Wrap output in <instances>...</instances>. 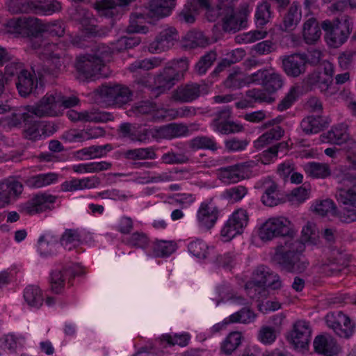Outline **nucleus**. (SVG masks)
<instances>
[{"label": "nucleus", "mask_w": 356, "mask_h": 356, "mask_svg": "<svg viewBox=\"0 0 356 356\" xmlns=\"http://www.w3.org/2000/svg\"><path fill=\"white\" fill-rule=\"evenodd\" d=\"M179 79L172 72L171 68L167 65L155 78V88L159 90V92H164L165 90L171 88Z\"/></svg>", "instance_id": "72a5a7b5"}, {"label": "nucleus", "mask_w": 356, "mask_h": 356, "mask_svg": "<svg viewBox=\"0 0 356 356\" xmlns=\"http://www.w3.org/2000/svg\"><path fill=\"white\" fill-rule=\"evenodd\" d=\"M264 188L265 191L261 198L264 205L274 207L282 202L280 193L277 190V185L274 181L270 179H266L264 180Z\"/></svg>", "instance_id": "f704fd0d"}, {"label": "nucleus", "mask_w": 356, "mask_h": 356, "mask_svg": "<svg viewBox=\"0 0 356 356\" xmlns=\"http://www.w3.org/2000/svg\"><path fill=\"white\" fill-rule=\"evenodd\" d=\"M208 92L209 88L206 84L191 83L178 87L172 92V98L179 102H191L200 95H206Z\"/></svg>", "instance_id": "a211bd4d"}, {"label": "nucleus", "mask_w": 356, "mask_h": 356, "mask_svg": "<svg viewBox=\"0 0 356 356\" xmlns=\"http://www.w3.org/2000/svg\"><path fill=\"white\" fill-rule=\"evenodd\" d=\"M111 60V51L104 44L97 45L92 53L76 58L75 68L86 78L102 74V68Z\"/></svg>", "instance_id": "7ed1b4c3"}, {"label": "nucleus", "mask_w": 356, "mask_h": 356, "mask_svg": "<svg viewBox=\"0 0 356 356\" xmlns=\"http://www.w3.org/2000/svg\"><path fill=\"white\" fill-rule=\"evenodd\" d=\"M162 63L163 59L159 57L138 60L131 63L129 67V70L132 72H136L138 69L149 70L160 66Z\"/></svg>", "instance_id": "bf43d9fd"}, {"label": "nucleus", "mask_w": 356, "mask_h": 356, "mask_svg": "<svg viewBox=\"0 0 356 356\" xmlns=\"http://www.w3.org/2000/svg\"><path fill=\"white\" fill-rule=\"evenodd\" d=\"M179 33L172 26H165L149 45V51L158 54L172 48L179 40Z\"/></svg>", "instance_id": "2eb2a0df"}, {"label": "nucleus", "mask_w": 356, "mask_h": 356, "mask_svg": "<svg viewBox=\"0 0 356 356\" xmlns=\"http://www.w3.org/2000/svg\"><path fill=\"white\" fill-rule=\"evenodd\" d=\"M59 92H47L35 104L28 106L26 111L39 118L57 117L60 115Z\"/></svg>", "instance_id": "6e6552de"}, {"label": "nucleus", "mask_w": 356, "mask_h": 356, "mask_svg": "<svg viewBox=\"0 0 356 356\" xmlns=\"http://www.w3.org/2000/svg\"><path fill=\"white\" fill-rule=\"evenodd\" d=\"M243 334L241 332H231L220 344V351L229 356L231 355L241 344Z\"/></svg>", "instance_id": "37998d69"}, {"label": "nucleus", "mask_w": 356, "mask_h": 356, "mask_svg": "<svg viewBox=\"0 0 356 356\" xmlns=\"http://www.w3.org/2000/svg\"><path fill=\"white\" fill-rule=\"evenodd\" d=\"M124 243L134 248L145 249L149 243V238L143 232H135L123 240Z\"/></svg>", "instance_id": "864d4df0"}, {"label": "nucleus", "mask_w": 356, "mask_h": 356, "mask_svg": "<svg viewBox=\"0 0 356 356\" xmlns=\"http://www.w3.org/2000/svg\"><path fill=\"white\" fill-rule=\"evenodd\" d=\"M190 147L194 150L210 149L215 151L218 149L217 143L213 137L201 136L193 138L189 143Z\"/></svg>", "instance_id": "6e6d98bb"}, {"label": "nucleus", "mask_w": 356, "mask_h": 356, "mask_svg": "<svg viewBox=\"0 0 356 356\" xmlns=\"http://www.w3.org/2000/svg\"><path fill=\"white\" fill-rule=\"evenodd\" d=\"M100 97L109 105L122 106L132 99L133 93L122 85L102 86L97 89Z\"/></svg>", "instance_id": "f8f14e48"}, {"label": "nucleus", "mask_w": 356, "mask_h": 356, "mask_svg": "<svg viewBox=\"0 0 356 356\" xmlns=\"http://www.w3.org/2000/svg\"><path fill=\"white\" fill-rule=\"evenodd\" d=\"M356 169L353 165L351 167L340 166L334 172V178L341 185L349 186L355 184L356 181Z\"/></svg>", "instance_id": "c03bdc74"}, {"label": "nucleus", "mask_w": 356, "mask_h": 356, "mask_svg": "<svg viewBox=\"0 0 356 356\" xmlns=\"http://www.w3.org/2000/svg\"><path fill=\"white\" fill-rule=\"evenodd\" d=\"M302 19V11L300 3L293 1L283 17L282 23L280 26L282 31L289 32L293 31Z\"/></svg>", "instance_id": "cd10ccee"}, {"label": "nucleus", "mask_w": 356, "mask_h": 356, "mask_svg": "<svg viewBox=\"0 0 356 356\" xmlns=\"http://www.w3.org/2000/svg\"><path fill=\"white\" fill-rule=\"evenodd\" d=\"M54 132L51 123L45 121H34L26 124L24 130L25 138L31 140H38L52 135Z\"/></svg>", "instance_id": "4be33fe9"}, {"label": "nucleus", "mask_w": 356, "mask_h": 356, "mask_svg": "<svg viewBox=\"0 0 356 356\" xmlns=\"http://www.w3.org/2000/svg\"><path fill=\"white\" fill-rule=\"evenodd\" d=\"M184 46L186 48L194 49L197 47H204L208 44L207 40L202 32L191 31L186 33L184 38Z\"/></svg>", "instance_id": "13d9d810"}, {"label": "nucleus", "mask_w": 356, "mask_h": 356, "mask_svg": "<svg viewBox=\"0 0 356 356\" xmlns=\"http://www.w3.org/2000/svg\"><path fill=\"white\" fill-rule=\"evenodd\" d=\"M140 42L138 37H121L115 42L111 44V46L106 45L111 51V58L115 53H119L127 49H131Z\"/></svg>", "instance_id": "8fccbe9b"}, {"label": "nucleus", "mask_w": 356, "mask_h": 356, "mask_svg": "<svg viewBox=\"0 0 356 356\" xmlns=\"http://www.w3.org/2000/svg\"><path fill=\"white\" fill-rule=\"evenodd\" d=\"M314 346L318 353L324 356H334L340 351L336 341L330 336L316 337L314 341Z\"/></svg>", "instance_id": "c756f323"}, {"label": "nucleus", "mask_w": 356, "mask_h": 356, "mask_svg": "<svg viewBox=\"0 0 356 356\" xmlns=\"http://www.w3.org/2000/svg\"><path fill=\"white\" fill-rule=\"evenodd\" d=\"M71 15L74 20L81 24L86 34L92 36L100 35L97 26L93 24L95 22L93 15L86 8L78 6Z\"/></svg>", "instance_id": "393cba45"}, {"label": "nucleus", "mask_w": 356, "mask_h": 356, "mask_svg": "<svg viewBox=\"0 0 356 356\" xmlns=\"http://www.w3.org/2000/svg\"><path fill=\"white\" fill-rule=\"evenodd\" d=\"M38 251L42 256H52L56 254L58 248V238L50 233H47L38 239Z\"/></svg>", "instance_id": "4c0bfd02"}, {"label": "nucleus", "mask_w": 356, "mask_h": 356, "mask_svg": "<svg viewBox=\"0 0 356 356\" xmlns=\"http://www.w3.org/2000/svg\"><path fill=\"white\" fill-rule=\"evenodd\" d=\"M305 173L314 179H325L331 175L330 165L325 163L308 162L303 165Z\"/></svg>", "instance_id": "58836bf2"}, {"label": "nucleus", "mask_w": 356, "mask_h": 356, "mask_svg": "<svg viewBox=\"0 0 356 356\" xmlns=\"http://www.w3.org/2000/svg\"><path fill=\"white\" fill-rule=\"evenodd\" d=\"M249 222V214L248 211L239 208L229 216L224 223L220 236L225 241H229L237 235L241 234Z\"/></svg>", "instance_id": "9d476101"}, {"label": "nucleus", "mask_w": 356, "mask_h": 356, "mask_svg": "<svg viewBox=\"0 0 356 356\" xmlns=\"http://www.w3.org/2000/svg\"><path fill=\"white\" fill-rule=\"evenodd\" d=\"M37 29V35L42 32H46L51 36L62 37L65 32V25L61 20L42 23L38 19V27Z\"/></svg>", "instance_id": "a18cd8bd"}, {"label": "nucleus", "mask_w": 356, "mask_h": 356, "mask_svg": "<svg viewBox=\"0 0 356 356\" xmlns=\"http://www.w3.org/2000/svg\"><path fill=\"white\" fill-rule=\"evenodd\" d=\"M303 93L302 86L299 84L293 86L285 97L277 105L279 111H284L289 108L297 99Z\"/></svg>", "instance_id": "09e8293b"}, {"label": "nucleus", "mask_w": 356, "mask_h": 356, "mask_svg": "<svg viewBox=\"0 0 356 356\" xmlns=\"http://www.w3.org/2000/svg\"><path fill=\"white\" fill-rule=\"evenodd\" d=\"M77 275L72 266L64 268L62 270H55L51 274L50 285L51 291L60 293L64 289L66 280H70Z\"/></svg>", "instance_id": "c85d7f7f"}, {"label": "nucleus", "mask_w": 356, "mask_h": 356, "mask_svg": "<svg viewBox=\"0 0 356 356\" xmlns=\"http://www.w3.org/2000/svg\"><path fill=\"white\" fill-rule=\"evenodd\" d=\"M300 127L305 134H315L323 129V124L320 116L309 115L302 120Z\"/></svg>", "instance_id": "3c124183"}, {"label": "nucleus", "mask_w": 356, "mask_h": 356, "mask_svg": "<svg viewBox=\"0 0 356 356\" xmlns=\"http://www.w3.org/2000/svg\"><path fill=\"white\" fill-rule=\"evenodd\" d=\"M312 210L317 214L324 216L329 213L334 214L336 207L334 202L330 199L316 201L312 206Z\"/></svg>", "instance_id": "774afa93"}, {"label": "nucleus", "mask_w": 356, "mask_h": 356, "mask_svg": "<svg viewBox=\"0 0 356 356\" xmlns=\"http://www.w3.org/2000/svg\"><path fill=\"white\" fill-rule=\"evenodd\" d=\"M188 250L191 254L199 259H205L209 254L208 245L200 239H196L190 242L188 245Z\"/></svg>", "instance_id": "e2e57ef3"}, {"label": "nucleus", "mask_w": 356, "mask_h": 356, "mask_svg": "<svg viewBox=\"0 0 356 356\" xmlns=\"http://www.w3.org/2000/svg\"><path fill=\"white\" fill-rule=\"evenodd\" d=\"M295 348L303 350L308 347L312 338V329L309 322L298 321L293 325L291 334Z\"/></svg>", "instance_id": "412c9836"}, {"label": "nucleus", "mask_w": 356, "mask_h": 356, "mask_svg": "<svg viewBox=\"0 0 356 356\" xmlns=\"http://www.w3.org/2000/svg\"><path fill=\"white\" fill-rule=\"evenodd\" d=\"M133 0H100L95 3V8L99 15L114 17L122 10V8L129 5Z\"/></svg>", "instance_id": "bb28decb"}, {"label": "nucleus", "mask_w": 356, "mask_h": 356, "mask_svg": "<svg viewBox=\"0 0 356 356\" xmlns=\"http://www.w3.org/2000/svg\"><path fill=\"white\" fill-rule=\"evenodd\" d=\"M301 241H291L286 247L277 249L274 256L275 261L284 270L291 273H302L307 267L308 263L302 255L305 250V244L316 245L318 234L316 225L307 222L301 232Z\"/></svg>", "instance_id": "f257e3e1"}, {"label": "nucleus", "mask_w": 356, "mask_h": 356, "mask_svg": "<svg viewBox=\"0 0 356 356\" xmlns=\"http://www.w3.org/2000/svg\"><path fill=\"white\" fill-rule=\"evenodd\" d=\"M307 62L305 54H294L282 59V67L289 76L297 77L305 72Z\"/></svg>", "instance_id": "b1692460"}, {"label": "nucleus", "mask_w": 356, "mask_h": 356, "mask_svg": "<svg viewBox=\"0 0 356 356\" xmlns=\"http://www.w3.org/2000/svg\"><path fill=\"white\" fill-rule=\"evenodd\" d=\"M124 156L131 160L155 159L156 154L152 147L136 148L124 152Z\"/></svg>", "instance_id": "4d7b16f0"}, {"label": "nucleus", "mask_w": 356, "mask_h": 356, "mask_svg": "<svg viewBox=\"0 0 356 356\" xmlns=\"http://www.w3.org/2000/svg\"><path fill=\"white\" fill-rule=\"evenodd\" d=\"M32 8L36 14L50 15L61 10V3L57 0H34Z\"/></svg>", "instance_id": "a19ab883"}, {"label": "nucleus", "mask_w": 356, "mask_h": 356, "mask_svg": "<svg viewBox=\"0 0 356 356\" xmlns=\"http://www.w3.org/2000/svg\"><path fill=\"white\" fill-rule=\"evenodd\" d=\"M159 106L150 100H143L134 104L132 106V111L137 115H150L154 120H157L155 115L159 113Z\"/></svg>", "instance_id": "de8ad7c7"}, {"label": "nucleus", "mask_w": 356, "mask_h": 356, "mask_svg": "<svg viewBox=\"0 0 356 356\" xmlns=\"http://www.w3.org/2000/svg\"><path fill=\"white\" fill-rule=\"evenodd\" d=\"M32 75L27 70H22L18 75L17 88L21 96L26 97L32 93L36 89L38 86V79L36 78L37 72Z\"/></svg>", "instance_id": "7c9ffc66"}, {"label": "nucleus", "mask_w": 356, "mask_h": 356, "mask_svg": "<svg viewBox=\"0 0 356 356\" xmlns=\"http://www.w3.org/2000/svg\"><path fill=\"white\" fill-rule=\"evenodd\" d=\"M248 193V188L243 186L238 185L225 190L222 197L230 203L241 201Z\"/></svg>", "instance_id": "052dcab7"}, {"label": "nucleus", "mask_w": 356, "mask_h": 356, "mask_svg": "<svg viewBox=\"0 0 356 356\" xmlns=\"http://www.w3.org/2000/svg\"><path fill=\"white\" fill-rule=\"evenodd\" d=\"M323 71H314L309 74L303 83L309 90L318 89L326 95H330L328 90L332 86L334 74V66L330 62L323 64Z\"/></svg>", "instance_id": "1a4fd4ad"}, {"label": "nucleus", "mask_w": 356, "mask_h": 356, "mask_svg": "<svg viewBox=\"0 0 356 356\" xmlns=\"http://www.w3.org/2000/svg\"><path fill=\"white\" fill-rule=\"evenodd\" d=\"M156 135L163 138H173L184 136L188 132L187 126L182 123H171L156 130Z\"/></svg>", "instance_id": "e433bc0d"}, {"label": "nucleus", "mask_w": 356, "mask_h": 356, "mask_svg": "<svg viewBox=\"0 0 356 356\" xmlns=\"http://www.w3.org/2000/svg\"><path fill=\"white\" fill-rule=\"evenodd\" d=\"M32 48L36 51L44 63L41 67L35 65L32 66L33 73L37 72L39 76L46 74L56 75L61 70L63 65V52L58 50V44L48 43L42 41L41 38H36L33 42Z\"/></svg>", "instance_id": "f03ea898"}, {"label": "nucleus", "mask_w": 356, "mask_h": 356, "mask_svg": "<svg viewBox=\"0 0 356 356\" xmlns=\"http://www.w3.org/2000/svg\"><path fill=\"white\" fill-rule=\"evenodd\" d=\"M66 115L67 118L73 122L99 123L106 122L111 119V115L108 113L94 109L81 112L70 109L67 112Z\"/></svg>", "instance_id": "aec40b11"}, {"label": "nucleus", "mask_w": 356, "mask_h": 356, "mask_svg": "<svg viewBox=\"0 0 356 356\" xmlns=\"http://www.w3.org/2000/svg\"><path fill=\"white\" fill-rule=\"evenodd\" d=\"M23 184L14 177L0 180V208L15 201L23 192Z\"/></svg>", "instance_id": "dca6fc26"}, {"label": "nucleus", "mask_w": 356, "mask_h": 356, "mask_svg": "<svg viewBox=\"0 0 356 356\" xmlns=\"http://www.w3.org/2000/svg\"><path fill=\"white\" fill-rule=\"evenodd\" d=\"M177 5V0H149L148 15L150 17L161 19L170 16Z\"/></svg>", "instance_id": "a878e982"}, {"label": "nucleus", "mask_w": 356, "mask_h": 356, "mask_svg": "<svg viewBox=\"0 0 356 356\" xmlns=\"http://www.w3.org/2000/svg\"><path fill=\"white\" fill-rule=\"evenodd\" d=\"M268 76L265 81L264 87L269 93L272 94L280 90L284 84L282 76L277 73L271 72L269 70Z\"/></svg>", "instance_id": "338daca9"}, {"label": "nucleus", "mask_w": 356, "mask_h": 356, "mask_svg": "<svg viewBox=\"0 0 356 356\" xmlns=\"http://www.w3.org/2000/svg\"><path fill=\"white\" fill-rule=\"evenodd\" d=\"M24 298L30 307L35 308H39L44 300L40 289L36 286H27L24 291Z\"/></svg>", "instance_id": "603ef678"}, {"label": "nucleus", "mask_w": 356, "mask_h": 356, "mask_svg": "<svg viewBox=\"0 0 356 356\" xmlns=\"http://www.w3.org/2000/svg\"><path fill=\"white\" fill-rule=\"evenodd\" d=\"M59 179V174L51 172L31 176L25 181V183L31 188H40L55 184Z\"/></svg>", "instance_id": "2f4dec72"}, {"label": "nucleus", "mask_w": 356, "mask_h": 356, "mask_svg": "<svg viewBox=\"0 0 356 356\" xmlns=\"http://www.w3.org/2000/svg\"><path fill=\"white\" fill-rule=\"evenodd\" d=\"M327 325L341 338L348 339L355 332V324L342 312L328 313L325 316Z\"/></svg>", "instance_id": "4468645a"}, {"label": "nucleus", "mask_w": 356, "mask_h": 356, "mask_svg": "<svg viewBox=\"0 0 356 356\" xmlns=\"http://www.w3.org/2000/svg\"><path fill=\"white\" fill-rule=\"evenodd\" d=\"M8 33L22 37L33 36L31 45L37 36L38 19L33 17L13 18L8 21L6 25Z\"/></svg>", "instance_id": "ddd939ff"}, {"label": "nucleus", "mask_w": 356, "mask_h": 356, "mask_svg": "<svg viewBox=\"0 0 356 356\" xmlns=\"http://www.w3.org/2000/svg\"><path fill=\"white\" fill-rule=\"evenodd\" d=\"M296 233L291 221L283 216L267 219L260 227L259 236L262 241H270L282 236L292 237Z\"/></svg>", "instance_id": "0eeeda50"}, {"label": "nucleus", "mask_w": 356, "mask_h": 356, "mask_svg": "<svg viewBox=\"0 0 356 356\" xmlns=\"http://www.w3.org/2000/svg\"><path fill=\"white\" fill-rule=\"evenodd\" d=\"M254 312L249 309L243 308L229 316V321L226 322L232 323L248 324L253 322L256 318Z\"/></svg>", "instance_id": "680f3d73"}, {"label": "nucleus", "mask_w": 356, "mask_h": 356, "mask_svg": "<svg viewBox=\"0 0 356 356\" xmlns=\"http://www.w3.org/2000/svg\"><path fill=\"white\" fill-rule=\"evenodd\" d=\"M336 198L339 203L356 209V184L350 188H338Z\"/></svg>", "instance_id": "5fc2aeb1"}, {"label": "nucleus", "mask_w": 356, "mask_h": 356, "mask_svg": "<svg viewBox=\"0 0 356 356\" xmlns=\"http://www.w3.org/2000/svg\"><path fill=\"white\" fill-rule=\"evenodd\" d=\"M302 35L307 44H314L321 35V30L316 19L314 17L309 18L303 24Z\"/></svg>", "instance_id": "c9c22d12"}, {"label": "nucleus", "mask_w": 356, "mask_h": 356, "mask_svg": "<svg viewBox=\"0 0 356 356\" xmlns=\"http://www.w3.org/2000/svg\"><path fill=\"white\" fill-rule=\"evenodd\" d=\"M255 166L254 160H250L221 168L217 171V177L225 184H235L245 179L248 176L250 169Z\"/></svg>", "instance_id": "9b49d317"}, {"label": "nucleus", "mask_w": 356, "mask_h": 356, "mask_svg": "<svg viewBox=\"0 0 356 356\" xmlns=\"http://www.w3.org/2000/svg\"><path fill=\"white\" fill-rule=\"evenodd\" d=\"M27 111L23 109H15L3 117L0 121L1 124L5 127L11 129L19 126L22 121H26L29 118Z\"/></svg>", "instance_id": "79ce46f5"}, {"label": "nucleus", "mask_w": 356, "mask_h": 356, "mask_svg": "<svg viewBox=\"0 0 356 356\" xmlns=\"http://www.w3.org/2000/svg\"><path fill=\"white\" fill-rule=\"evenodd\" d=\"M322 141L335 145L349 143L352 148L356 147V142L351 138L348 126L346 123H340L332 127L331 129L321 136Z\"/></svg>", "instance_id": "6ab92c4d"}, {"label": "nucleus", "mask_w": 356, "mask_h": 356, "mask_svg": "<svg viewBox=\"0 0 356 356\" xmlns=\"http://www.w3.org/2000/svg\"><path fill=\"white\" fill-rule=\"evenodd\" d=\"M284 134V131L281 127H273L254 140V146L257 149H261L274 141L280 140Z\"/></svg>", "instance_id": "ea45409f"}, {"label": "nucleus", "mask_w": 356, "mask_h": 356, "mask_svg": "<svg viewBox=\"0 0 356 356\" xmlns=\"http://www.w3.org/2000/svg\"><path fill=\"white\" fill-rule=\"evenodd\" d=\"M145 15L142 13H134L130 16V24L127 26V32L146 33L148 32V27L143 24Z\"/></svg>", "instance_id": "0e129e2a"}, {"label": "nucleus", "mask_w": 356, "mask_h": 356, "mask_svg": "<svg viewBox=\"0 0 356 356\" xmlns=\"http://www.w3.org/2000/svg\"><path fill=\"white\" fill-rule=\"evenodd\" d=\"M83 233L79 229H66L61 234L59 242L64 249L71 251L82 243Z\"/></svg>", "instance_id": "473e14b6"}, {"label": "nucleus", "mask_w": 356, "mask_h": 356, "mask_svg": "<svg viewBox=\"0 0 356 356\" xmlns=\"http://www.w3.org/2000/svg\"><path fill=\"white\" fill-rule=\"evenodd\" d=\"M219 214L218 208L211 201L202 202L196 215L198 227L204 231L210 230L215 226Z\"/></svg>", "instance_id": "f3484780"}, {"label": "nucleus", "mask_w": 356, "mask_h": 356, "mask_svg": "<svg viewBox=\"0 0 356 356\" xmlns=\"http://www.w3.org/2000/svg\"><path fill=\"white\" fill-rule=\"evenodd\" d=\"M57 197L47 193L34 196L24 206V211L29 215H35L49 209V204L56 202Z\"/></svg>", "instance_id": "5701e85b"}, {"label": "nucleus", "mask_w": 356, "mask_h": 356, "mask_svg": "<svg viewBox=\"0 0 356 356\" xmlns=\"http://www.w3.org/2000/svg\"><path fill=\"white\" fill-rule=\"evenodd\" d=\"M234 7V0H220L222 27L225 32L236 33L246 26L247 17L250 11L245 8L238 12H235Z\"/></svg>", "instance_id": "423d86ee"}, {"label": "nucleus", "mask_w": 356, "mask_h": 356, "mask_svg": "<svg viewBox=\"0 0 356 356\" xmlns=\"http://www.w3.org/2000/svg\"><path fill=\"white\" fill-rule=\"evenodd\" d=\"M352 24L351 18L347 15L342 16L341 18H336L332 21H323L321 26L325 32V38L328 45L337 48L345 43L350 34Z\"/></svg>", "instance_id": "39448f33"}, {"label": "nucleus", "mask_w": 356, "mask_h": 356, "mask_svg": "<svg viewBox=\"0 0 356 356\" xmlns=\"http://www.w3.org/2000/svg\"><path fill=\"white\" fill-rule=\"evenodd\" d=\"M152 249V254L156 257H168L177 250V243L173 241L156 240Z\"/></svg>", "instance_id": "49530a36"}, {"label": "nucleus", "mask_w": 356, "mask_h": 356, "mask_svg": "<svg viewBox=\"0 0 356 356\" xmlns=\"http://www.w3.org/2000/svg\"><path fill=\"white\" fill-rule=\"evenodd\" d=\"M271 18L270 5L267 1L259 3L255 13L256 23L259 26H264Z\"/></svg>", "instance_id": "69168bd1"}, {"label": "nucleus", "mask_w": 356, "mask_h": 356, "mask_svg": "<svg viewBox=\"0 0 356 356\" xmlns=\"http://www.w3.org/2000/svg\"><path fill=\"white\" fill-rule=\"evenodd\" d=\"M254 276L253 282H248L245 285L247 294L252 299L259 300L265 296L266 291L264 286L270 287L273 289H278L282 286L280 276L277 274L270 273L267 267L257 268Z\"/></svg>", "instance_id": "20e7f679"}]
</instances>
